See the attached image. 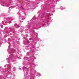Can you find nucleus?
I'll use <instances>...</instances> for the list:
<instances>
[{"instance_id":"obj_1","label":"nucleus","mask_w":79,"mask_h":79,"mask_svg":"<svg viewBox=\"0 0 79 79\" xmlns=\"http://www.w3.org/2000/svg\"><path fill=\"white\" fill-rule=\"evenodd\" d=\"M8 59V58H6V60H7Z\"/></svg>"}]
</instances>
